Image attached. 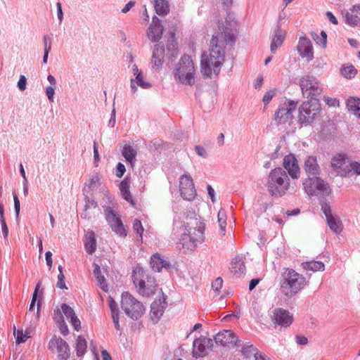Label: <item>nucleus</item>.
<instances>
[{
	"instance_id": "obj_1",
	"label": "nucleus",
	"mask_w": 360,
	"mask_h": 360,
	"mask_svg": "<svg viewBox=\"0 0 360 360\" xmlns=\"http://www.w3.org/2000/svg\"><path fill=\"white\" fill-rule=\"evenodd\" d=\"M234 41L235 37L229 29L212 36L210 53H204L201 57L200 72L204 77L211 78L213 74H219L224 62V49L226 45L233 46Z\"/></svg>"
},
{
	"instance_id": "obj_2",
	"label": "nucleus",
	"mask_w": 360,
	"mask_h": 360,
	"mask_svg": "<svg viewBox=\"0 0 360 360\" xmlns=\"http://www.w3.org/2000/svg\"><path fill=\"white\" fill-rule=\"evenodd\" d=\"M186 231L182 233L178 248L184 253L193 251L197 244L203 240L205 223L197 217L188 218L185 223Z\"/></svg>"
},
{
	"instance_id": "obj_3",
	"label": "nucleus",
	"mask_w": 360,
	"mask_h": 360,
	"mask_svg": "<svg viewBox=\"0 0 360 360\" xmlns=\"http://www.w3.org/2000/svg\"><path fill=\"white\" fill-rule=\"evenodd\" d=\"M280 282L281 290L287 297L295 296L307 284L305 277L292 269H284Z\"/></svg>"
},
{
	"instance_id": "obj_4",
	"label": "nucleus",
	"mask_w": 360,
	"mask_h": 360,
	"mask_svg": "<svg viewBox=\"0 0 360 360\" xmlns=\"http://www.w3.org/2000/svg\"><path fill=\"white\" fill-rule=\"evenodd\" d=\"M290 179L288 174L281 167L272 169L266 184L269 193L276 197L285 195L290 188Z\"/></svg>"
},
{
	"instance_id": "obj_5",
	"label": "nucleus",
	"mask_w": 360,
	"mask_h": 360,
	"mask_svg": "<svg viewBox=\"0 0 360 360\" xmlns=\"http://www.w3.org/2000/svg\"><path fill=\"white\" fill-rule=\"evenodd\" d=\"M133 282L137 292L143 297L153 295L157 290L158 285L155 279L141 267L134 269L132 274Z\"/></svg>"
},
{
	"instance_id": "obj_6",
	"label": "nucleus",
	"mask_w": 360,
	"mask_h": 360,
	"mask_svg": "<svg viewBox=\"0 0 360 360\" xmlns=\"http://www.w3.org/2000/svg\"><path fill=\"white\" fill-rule=\"evenodd\" d=\"M214 342L216 345L225 348H234L237 346V342L233 341L232 339H195L193 344V356L196 358L206 356L212 349Z\"/></svg>"
},
{
	"instance_id": "obj_7",
	"label": "nucleus",
	"mask_w": 360,
	"mask_h": 360,
	"mask_svg": "<svg viewBox=\"0 0 360 360\" xmlns=\"http://www.w3.org/2000/svg\"><path fill=\"white\" fill-rule=\"evenodd\" d=\"M195 68L191 56L184 55L180 59L175 70V79L179 82L193 85L195 84Z\"/></svg>"
},
{
	"instance_id": "obj_8",
	"label": "nucleus",
	"mask_w": 360,
	"mask_h": 360,
	"mask_svg": "<svg viewBox=\"0 0 360 360\" xmlns=\"http://www.w3.org/2000/svg\"><path fill=\"white\" fill-rule=\"evenodd\" d=\"M121 307L134 320H138L145 312L143 304L127 292L122 295Z\"/></svg>"
},
{
	"instance_id": "obj_9",
	"label": "nucleus",
	"mask_w": 360,
	"mask_h": 360,
	"mask_svg": "<svg viewBox=\"0 0 360 360\" xmlns=\"http://www.w3.org/2000/svg\"><path fill=\"white\" fill-rule=\"evenodd\" d=\"M300 86L303 95L309 99H317L316 97L322 93L319 82L314 77L309 75L302 77L300 80Z\"/></svg>"
},
{
	"instance_id": "obj_10",
	"label": "nucleus",
	"mask_w": 360,
	"mask_h": 360,
	"mask_svg": "<svg viewBox=\"0 0 360 360\" xmlns=\"http://www.w3.org/2000/svg\"><path fill=\"white\" fill-rule=\"evenodd\" d=\"M321 106L319 99H309L301 105L299 117L302 122H309L320 112Z\"/></svg>"
},
{
	"instance_id": "obj_11",
	"label": "nucleus",
	"mask_w": 360,
	"mask_h": 360,
	"mask_svg": "<svg viewBox=\"0 0 360 360\" xmlns=\"http://www.w3.org/2000/svg\"><path fill=\"white\" fill-rule=\"evenodd\" d=\"M304 191L310 196L327 192L328 184L317 176L308 177L303 182Z\"/></svg>"
},
{
	"instance_id": "obj_12",
	"label": "nucleus",
	"mask_w": 360,
	"mask_h": 360,
	"mask_svg": "<svg viewBox=\"0 0 360 360\" xmlns=\"http://www.w3.org/2000/svg\"><path fill=\"white\" fill-rule=\"evenodd\" d=\"M179 191L181 197L186 200H192L196 196V190L195 188L192 178L186 174H184L180 178Z\"/></svg>"
},
{
	"instance_id": "obj_13",
	"label": "nucleus",
	"mask_w": 360,
	"mask_h": 360,
	"mask_svg": "<svg viewBox=\"0 0 360 360\" xmlns=\"http://www.w3.org/2000/svg\"><path fill=\"white\" fill-rule=\"evenodd\" d=\"M105 212V219L112 231L122 237L127 236V230L119 215L110 208L106 209Z\"/></svg>"
},
{
	"instance_id": "obj_14",
	"label": "nucleus",
	"mask_w": 360,
	"mask_h": 360,
	"mask_svg": "<svg viewBox=\"0 0 360 360\" xmlns=\"http://www.w3.org/2000/svg\"><path fill=\"white\" fill-rule=\"evenodd\" d=\"M48 347L53 353L57 354L60 360H67L70 356L69 346L63 339H51Z\"/></svg>"
},
{
	"instance_id": "obj_15",
	"label": "nucleus",
	"mask_w": 360,
	"mask_h": 360,
	"mask_svg": "<svg viewBox=\"0 0 360 360\" xmlns=\"http://www.w3.org/2000/svg\"><path fill=\"white\" fill-rule=\"evenodd\" d=\"M272 321L282 327H288L293 321V316L288 311L277 308L273 312Z\"/></svg>"
},
{
	"instance_id": "obj_16",
	"label": "nucleus",
	"mask_w": 360,
	"mask_h": 360,
	"mask_svg": "<svg viewBox=\"0 0 360 360\" xmlns=\"http://www.w3.org/2000/svg\"><path fill=\"white\" fill-rule=\"evenodd\" d=\"M297 103L294 101H288L284 103L283 106L280 108L275 114L274 120L278 123H285L288 122L291 116L292 112L295 110Z\"/></svg>"
},
{
	"instance_id": "obj_17",
	"label": "nucleus",
	"mask_w": 360,
	"mask_h": 360,
	"mask_svg": "<svg viewBox=\"0 0 360 360\" xmlns=\"http://www.w3.org/2000/svg\"><path fill=\"white\" fill-rule=\"evenodd\" d=\"M283 165L291 178L297 179L300 176V169L294 155L289 154L285 156Z\"/></svg>"
},
{
	"instance_id": "obj_18",
	"label": "nucleus",
	"mask_w": 360,
	"mask_h": 360,
	"mask_svg": "<svg viewBox=\"0 0 360 360\" xmlns=\"http://www.w3.org/2000/svg\"><path fill=\"white\" fill-rule=\"evenodd\" d=\"M297 51L302 58L310 61L314 58L313 46L311 41L307 37H301L297 47Z\"/></svg>"
},
{
	"instance_id": "obj_19",
	"label": "nucleus",
	"mask_w": 360,
	"mask_h": 360,
	"mask_svg": "<svg viewBox=\"0 0 360 360\" xmlns=\"http://www.w3.org/2000/svg\"><path fill=\"white\" fill-rule=\"evenodd\" d=\"M163 27L160 23V20L157 16H153L152 18V23L147 31L148 39L153 41H158L162 35Z\"/></svg>"
},
{
	"instance_id": "obj_20",
	"label": "nucleus",
	"mask_w": 360,
	"mask_h": 360,
	"mask_svg": "<svg viewBox=\"0 0 360 360\" xmlns=\"http://www.w3.org/2000/svg\"><path fill=\"white\" fill-rule=\"evenodd\" d=\"M166 303L160 300L154 301L151 304L150 316L153 322H158L163 315Z\"/></svg>"
},
{
	"instance_id": "obj_21",
	"label": "nucleus",
	"mask_w": 360,
	"mask_h": 360,
	"mask_svg": "<svg viewBox=\"0 0 360 360\" xmlns=\"http://www.w3.org/2000/svg\"><path fill=\"white\" fill-rule=\"evenodd\" d=\"M345 22L352 26H360V4L354 5L346 13Z\"/></svg>"
},
{
	"instance_id": "obj_22",
	"label": "nucleus",
	"mask_w": 360,
	"mask_h": 360,
	"mask_svg": "<svg viewBox=\"0 0 360 360\" xmlns=\"http://www.w3.org/2000/svg\"><path fill=\"white\" fill-rule=\"evenodd\" d=\"M304 170L308 177L316 176L320 172L317 159L315 156H309L304 162Z\"/></svg>"
},
{
	"instance_id": "obj_23",
	"label": "nucleus",
	"mask_w": 360,
	"mask_h": 360,
	"mask_svg": "<svg viewBox=\"0 0 360 360\" xmlns=\"http://www.w3.org/2000/svg\"><path fill=\"white\" fill-rule=\"evenodd\" d=\"M331 166L338 172H342L347 173V158L345 155L338 154L333 158L331 160Z\"/></svg>"
},
{
	"instance_id": "obj_24",
	"label": "nucleus",
	"mask_w": 360,
	"mask_h": 360,
	"mask_svg": "<svg viewBox=\"0 0 360 360\" xmlns=\"http://www.w3.org/2000/svg\"><path fill=\"white\" fill-rule=\"evenodd\" d=\"M286 32L285 30H281L280 27H278L275 30V34L271 39V51L274 53L277 51L278 48L280 47L285 39Z\"/></svg>"
},
{
	"instance_id": "obj_25",
	"label": "nucleus",
	"mask_w": 360,
	"mask_h": 360,
	"mask_svg": "<svg viewBox=\"0 0 360 360\" xmlns=\"http://www.w3.org/2000/svg\"><path fill=\"white\" fill-rule=\"evenodd\" d=\"M150 266L155 271L159 272L162 268L169 267V264L160 254L155 253L150 258Z\"/></svg>"
},
{
	"instance_id": "obj_26",
	"label": "nucleus",
	"mask_w": 360,
	"mask_h": 360,
	"mask_svg": "<svg viewBox=\"0 0 360 360\" xmlns=\"http://www.w3.org/2000/svg\"><path fill=\"white\" fill-rule=\"evenodd\" d=\"M129 187L130 180L128 178H125L123 181H121L120 184V189L122 196L131 205H135V202L133 200L132 195L130 193Z\"/></svg>"
},
{
	"instance_id": "obj_27",
	"label": "nucleus",
	"mask_w": 360,
	"mask_h": 360,
	"mask_svg": "<svg viewBox=\"0 0 360 360\" xmlns=\"http://www.w3.org/2000/svg\"><path fill=\"white\" fill-rule=\"evenodd\" d=\"M165 56V49L160 45H155L152 57V63L157 68L162 65V60Z\"/></svg>"
},
{
	"instance_id": "obj_28",
	"label": "nucleus",
	"mask_w": 360,
	"mask_h": 360,
	"mask_svg": "<svg viewBox=\"0 0 360 360\" xmlns=\"http://www.w3.org/2000/svg\"><path fill=\"white\" fill-rule=\"evenodd\" d=\"M84 246L86 252L89 255H92L96 251V241L94 231L87 232L86 235Z\"/></svg>"
},
{
	"instance_id": "obj_29",
	"label": "nucleus",
	"mask_w": 360,
	"mask_h": 360,
	"mask_svg": "<svg viewBox=\"0 0 360 360\" xmlns=\"http://www.w3.org/2000/svg\"><path fill=\"white\" fill-rule=\"evenodd\" d=\"M347 108L357 117L360 118V98L351 97L347 101Z\"/></svg>"
},
{
	"instance_id": "obj_30",
	"label": "nucleus",
	"mask_w": 360,
	"mask_h": 360,
	"mask_svg": "<svg viewBox=\"0 0 360 360\" xmlns=\"http://www.w3.org/2000/svg\"><path fill=\"white\" fill-rule=\"evenodd\" d=\"M122 153L125 160L133 166L137 154L136 150L130 145L126 144L122 149Z\"/></svg>"
},
{
	"instance_id": "obj_31",
	"label": "nucleus",
	"mask_w": 360,
	"mask_h": 360,
	"mask_svg": "<svg viewBox=\"0 0 360 360\" xmlns=\"http://www.w3.org/2000/svg\"><path fill=\"white\" fill-rule=\"evenodd\" d=\"M245 266L239 257H236L231 262V271L236 276H240L245 274Z\"/></svg>"
},
{
	"instance_id": "obj_32",
	"label": "nucleus",
	"mask_w": 360,
	"mask_h": 360,
	"mask_svg": "<svg viewBox=\"0 0 360 360\" xmlns=\"http://www.w3.org/2000/svg\"><path fill=\"white\" fill-rule=\"evenodd\" d=\"M302 268L306 271H323L325 269V265L320 261L306 262L302 264Z\"/></svg>"
},
{
	"instance_id": "obj_33",
	"label": "nucleus",
	"mask_w": 360,
	"mask_h": 360,
	"mask_svg": "<svg viewBox=\"0 0 360 360\" xmlns=\"http://www.w3.org/2000/svg\"><path fill=\"white\" fill-rule=\"evenodd\" d=\"M154 7L156 13L159 15H165L169 11L167 0H155Z\"/></svg>"
},
{
	"instance_id": "obj_34",
	"label": "nucleus",
	"mask_w": 360,
	"mask_h": 360,
	"mask_svg": "<svg viewBox=\"0 0 360 360\" xmlns=\"http://www.w3.org/2000/svg\"><path fill=\"white\" fill-rule=\"evenodd\" d=\"M241 354L245 359L255 358L261 352L253 345H245L241 350Z\"/></svg>"
},
{
	"instance_id": "obj_35",
	"label": "nucleus",
	"mask_w": 360,
	"mask_h": 360,
	"mask_svg": "<svg viewBox=\"0 0 360 360\" xmlns=\"http://www.w3.org/2000/svg\"><path fill=\"white\" fill-rule=\"evenodd\" d=\"M54 320L58 323V328L63 335H67L68 333V328L63 319V316L59 310L54 311Z\"/></svg>"
},
{
	"instance_id": "obj_36",
	"label": "nucleus",
	"mask_w": 360,
	"mask_h": 360,
	"mask_svg": "<svg viewBox=\"0 0 360 360\" xmlns=\"http://www.w3.org/2000/svg\"><path fill=\"white\" fill-rule=\"evenodd\" d=\"M109 307L111 311V316L115 323L116 329L120 328L119 324V310L117 306V303L112 298L108 300Z\"/></svg>"
},
{
	"instance_id": "obj_37",
	"label": "nucleus",
	"mask_w": 360,
	"mask_h": 360,
	"mask_svg": "<svg viewBox=\"0 0 360 360\" xmlns=\"http://www.w3.org/2000/svg\"><path fill=\"white\" fill-rule=\"evenodd\" d=\"M341 75L346 79L354 78L357 74V70L352 65H343L340 68Z\"/></svg>"
},
{
	"instance_id": "obj_38",
	"label": "nucleus",
	"mask_w": 360,
	"mask_h": 360,
	"mask_svg": "<svg viewBox=\"0 0 360 360\" xmlns=\"http://www.w3.org/2000/svg\"><path fill=\"white\" fill-rule=\"evenodd\" d=\"M326 221L330 229L335 233H339L342 231L343 226L338 218L333 216V217L328 219Z\"/></svg>"
},
{
	"instance_id": "obj_39",
	"label": "nucleus",
	"mask_w": 360,
	"mask_h": 360,
	"mask_svg": "<svg viewBox=\"0 0 360 360\" xmlns=\"http://www.w3.org/2000/svg\"><path fill=\"white\" fill-rule=\"evenodd\" d=\"M132 70L134 75H136L135 81L136 84L142 88L147 89L150 86V83L143 81V76L141 72H139L137 65H134L132 66Z\"/></svg>"
},
{
	"instance_id": "obj_40",
	"label": "nucleus",
	"mask_w": 360,
	"mask_h": 360,
	"mask_svg": "<svg viewBox=\"0 0 360 360\" xmlns=\"http://www.w3.org/2000/svg\"><path fill=\"white\" fill-rule=\"evenodd\" d=\"M217 218L221 233L225 235V228L226 226V214L225 210L221 209L218 212Z\"/></svg>"
},
{
	"instance_id": "obj_41",
	"label": "nucleus",
	"mask_w": 360,
	"mask_h": 360,
	"mask_svg": "<svg viewBox=\"0 0 360 360\" xmlns=\"http://www.w3.org/2000/svg\"><path fill=\"white\" fill-rule=\"evenodd\" d=\"M202 326L201 323H196L194 325L193 329L191 330V332L188 334L187 337H189L190 335H193L194 338H205V335H207V333H202Z\"/></svg>"
},
{
	"instance_id": "obj_42",
	"label": "nucleus",
	"mask_w": 360,
	"mask_h": 360,
	"mask_svg": "<svg viewBox=\"0 0 360 360\" xmlns=\"http://www.w3.org/2000/svg\"><path fill=\"white\" fill-rule=\"evenodd\" d=\"M87 343L85 339H77L76 350L77 356H82L86 351Z\"/></svg>"
},
{
	"instance_id": "obj_43",
	"label": "nucleus",
	"mask_w": 360,
	"mask_h": 360,
	"mask_svg": "<svg viewBox=\"0 0 360 360\" xmlns=\"http://www.w3.org/2000/svg\"><path fill=\"white\" fill-rule=\"evenodd\" d=\"M61 309L68 319L70 320L71 319L76 316L74 310L68 304H62Z\"/></svg>"
},
{
	"instance_id": "obj_44",
	"label": "nucleus",
	"mask_w": 360,
	"mask_h": 360,
	"mask_svg": "<svg viewBox=\"0 0 360 360\" xmlns=\"http://www.w3.org/2000/svg\"><path fill=\"white\" fill-rule=\"evenodd\" d=\"M133 229L134 231L140 236L142 237V234L143 232V227L141 221L139 219H135L133 222Z\"/></svg>"
},
{
	"instance_id": "obj_45",
	"label": "nucleus",
	"mask_w": 360,
	"mask_h": 360,
	"mask_svg": "<svg viewBox=\"0 0 360 360\" xmlns=\"http://www.w3.org/2000/svg\"><path fill=\"white\" fill-rule=\"evenodd\" d=\"M222 285H223V280L221 278L219 277V278H216L212 283V288L213 290H214L218 294L219 290L222 288Z\"/></svg>"
},
{
	"instance_id": "obj_46",
	"label": "nucleus",
	"mask_w": 360,
	"mask_h": 360,
	"mask_svg": "<svg viewBox=\"0 0 360 360\" xmlns=\"http://www.w3.org/2000/svg\"><path fill=\"white\" fill-rule=\"evenodd\" d=\"M276 89H271L266 91L263 97V102L268 104L276 95Z\"/></svg>"
},
{
	"instance_id": "obj_47",
	"label": "nucleus",
	"mask_w": 360,
	"mask_h": 360,
	"mask_svg": "<svg viewBox=\"0 0 360 360\" xmlns=\"http://www.w3.org/2000/svg\"><path fill=\"white\" fill-rule=\"evenodd\" d=\"M235 334L230 330H224L217 333L214 338H235Z\"/></svg>"
},
{
	"instance_id": "obj_48",
	"label": "nucleus",
	"mask_w": 360,
	"mask_h": 360,
	"mask_svg": "<svg viewBox=\"0 0 360 360\" xmlns=\"http://www.w3.org/2000/svg\"><path fill=\"white\" fill-rule=\"evenodd\" d=\"M96 279L98 285L100 286V288L105 292H107L108 290V287L104 276L101 275L100 276H98L96 277Z\"/></svg>"
},
{
	"instance_id": "obj_49",
	"label": "nucleus",
	"mask_w": 360,
	"mask_h": 360,
	"mask_svg": "<svg viewBox=\"0 0 360 360\" xmlns=\"http://www.w3.org/2000/svg\"><path fill=\"white\" fill-rule=\"evenodd\" d=\"M100 184V177L98 174L92 175L89 179V182L88 184L89 187H95L98 186Z\"/></svg>"
},
{
	"instance_id": "obj_50",
	"label": "nucleus",
	"mask_w": 360,
	"mask_h": 360,
	"mask_svg": "<svg viewBox=\"0 0 360 360\" xmlns=\"http://www.w3.org/2000/svg\"><path fill=\"white\" fill-rule=\"evenodd\" d=\"M324 101L328 105L331 107H338L340 103L338 99L328 96L324 97Z\"/></svg>"
},
{
	"instance_id": "obj_51",
	"label": "nucleus",
	"mask_w": 360,
	"mask_h": 360,
	"mask_svg": "<svg viewBox=\"0 0 360 360\" xmlns=\"http://www.w3.org/2000/svg\"><path fill=\"white\" fill-rule=\"evenodd\" d=\"M321 210L324 213L326 220L329 219L330 217H333V215L332 214V210L328 204H324L322 205Z\"/></svg>"
},
{
	"instance_id": "obj_52",
	"label": "nucleus",
	"mask_w": 360,
	"mask_h": 360,
	"mask_svg": "<svg viewBox=\"0 0 360 360\" xmlns=\"http://www.w3.org/2000/svg\"><path fill=\"white\" fill-rule=\"evenodd\" d=\"M55 86H47L46 89V94L51 102L53 101L55 94Z\"/></svg>"
},
{
	"instance_id": "obj_53",
	"label": "nucleus",
	"mask_w": 360,
	"mask_h": 360,
	"mask_svg": "<svg viewBox=\"0 0 360 360\" xmlns=\"http://www.w3.org/2000/svg\"><path fill=\"white\" fill-rule=\"evenodd\" d=\"M65 276L63 274H58V282H57V287L60 289H67V287L65 285Z\"/></svg>"
},
{
	"instance_id": "obj_54",
	"label": "nucleus",
	"mask_w": 360,
	"mask_h": 360,
	"mask_svg": "<svg viewBox=\"0 0 360 360\" xmlns=\"http://www.w3.org/2000/svg\"><path fill=\"white\" fill-rule=\"evenodd\" d=\"M39 287H40V283H38L35 288L34 292L32 297V301H31V303L30 305V311L33 310V309L34 307V304H35V302L37 300V292L39 289Z\"/></svg>"
},
{
	"instance_id": "obj_55",
	"label": "nucleus",
	"mask_w": 360,
	"mask_h": 360,
	"mask_svg": "<svg viewBox=\"0 0 360 360\" xmlns=\"http://www.w3.org/2000/svg\"><path fill=\"white\" fill-rule=\"evenodd\" d=\"M126 171L125 167L122 163L119 162L117 165L116 176L121 178Z\"/></svg>"
},
{
	"instance_id": "obj_56",
	"label": "nucleus",
	"mask_w": 360,
	"mask_h": 360,
	"mask_svg": "<svg viewBox=\"0 0 360 360\" xmlns=\"http://www.w3.org/2000/svg\"><path fill=\"white\" fill-rule=\"evenodd\" d=\"M27 79L24 75H21L18 82V86L20 91L26 89Z\"/></svg>"
},
{
	"instance_id": "obj_57",
	"label": "nucleus",
	"mask_w": 360,
	"mask_h": 360,
	"mask_svg": "<svg viewBox=\"0 0 360 360\" xmlns=\"http://www.w3.org/2000/svg\"><path fill=\"white\" fill-rule=\"evenodd\" d=\"M0 222H1V229H2V233L4 235V237L5 238H6L8 235V228L6 225L5 219H1Z\"/></svg>"
},
{
	"instance_id": "obj_58",
	"label": "nucleus",
	"mask_w": 360,
	"mask_h": 360,
	"mask_svg": "<svg viewBox=\"0 0 360 360\" xmlns=\"http://www.w3.org/2000/svg\"><path fill=\"white\" fill-rule=\"evenodd\" d=\"M70 321L76 330L78 331L80 329L81 322L77 316L71 319Z\"/></svg>"
},
{
	"instance_id": "obj_59",
	"label": "nucleus",
	"mask_w": 360,
	"mask_h": 360,
	"mask_svg": "<svg viewBox=\"0 0 360 360\" xmlns=\"http://www.w3.org/2000/svg\"><path fill=\"white\" fill-rule=\"evenodd\" d=\"M13 200H14V207L15 210L16 217H18L20 212V200L16 195H13Z\"/></svg>"
},
{
	"instance_id": "obj_60",
	"label": "nucleus",
	"mask_w": 360,
	"mask_h": 360,
	"mask_svg": "<svg viewBox=\"0 0 360 360\" xmlns=\"http://www.w3.org/2000/svg\"><path fill=\"white\" fill-rule=\"evenodd\" d=\"M350 167L358 175H360V163L357 162H351Z\"/></svg>"
},
{
	"instance_id": "obj_61",
	"label": "nucleus",
	"mask_w": 360,
	"mask_h": 360,
	"mask_svg": "<svg viewBox=\"0 0 360 360\" xmlns=\"http://www.w3.org/2000/svg\"><path fill=\"white\" fill-rule=\"evenodd\" d=\"M56 6H57V11H58V18L60 22H61L63 21V18L62 6L60 2H58Z\"/></svg>"
},
{
	"instance_id": "obj_62",
	"label": "nucleus",
	"mask_w": 360,
	"mask_h": 360,
	"mask_svg": "<svg viewBox=\"0 0 360 360\" xmlns=\"http://www.w3.org/2000/svg\"><path fill=\"white\" fill-rule=\"evenodd\" d=\"M195 151L197 152L198 155L200 156H202V157L206 156V154H207L206 150L202 146H195Z\"/></svg>"
},
{
	"instance_id": "obj_63",
	"label": "nucleus",
	"mask_w": 360,
	"mask_h": 360,
	"mask_svg": "<svg viewBox=\"0 0 360 360\" xmlns=\"http://www.w3.org/2000/svg\"><path fill=\"white\" fill-rule=\"evenodd\" d=\"M326 16L331 23H333L334 25L338 24V20H337L336 18L334 16V15L330 11H328L326 13Z\"/></svg>"
},
{
	"instance_id": "obj_64",
	"label": "nucleus",
	"mask_w": 360,
	"mask_h": 360,
	"mask_svg": "<svg viewBox=\"0 0 360 360\" xmlns=\"http://www.w3.org/2000/svg\"><path fill=\"white\" fill-rule=\"evenodd\" d=\"M255 360H271L264 353L260 352L257 356H255Z\"/></svg>"
}]
</instances>
